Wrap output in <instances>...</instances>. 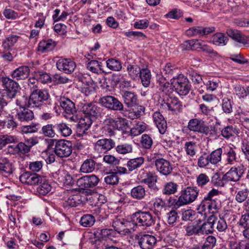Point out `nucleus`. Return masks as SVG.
<instances>
[{
	"mask_svg": "<svg viewBox=\"0 0 249 249\" xmlns=\"http://www.w3.org/2000/svg\"><path fill=\"white\" fill-rule=\"evenodd\" d=\"M0 81L3 89H0V99H12L19 93L18 84L14 80L2 76Z\"/></svg>",
	"mask_w": 249,
	"mask_h": 249,
	"instance_id": "obj_1",
	"label": "nucleus"
},
{
	"mask_svg": "<svg viewBox=\"0 0 249 249\" xmlns=\"http://www.w3.org/2000/svg\"><path fill=\"white\" fill-rule=\"evenodd\" d=\"M219 193L218 190L215 189L211 190L198 206L197 210L200 213H203L207 210L210 213H215L219 207V201L215 198Z\"/></svg>",
	"mask_w": 249,
	"mask_h": 249,
	"instance_id": "obj_2",
	"label": "nucleus"
},
{
	"mask_svg": "<svg viewBox=\"0 0 249 249\" xmlns=\"http://www.w3.org/2000/svg\"><path fill=\"white\" fill-rule=\"evenodd\" d=\"M199 190L196 187H187L180 192V196L174 204V207L178 208L181 206L190 204L197 198Z\"/></svg>",
	"mask_w": 249,
	"mask_h": 249,
	"instance_id": "obj_3",
	"label": "nucleus"
},
{
	"mask_svg": "<svg viewBox=\"0 0 249 249\" xmlns=\"http://www.w3.org/2000/svg\"><path fill=\"white\" fill-rule=\"evenodd\" d=\"M156 217L149 212L139 211L135 213L133 221L137 226L146 229L154 225Z\"/></svg>",
	"mask_w": 249,
	"mask_h": 249,
	"instance_id": "obj_4",
	"label": "nucleus"
},
{
	"mask_svg": "<svg viewBox=\"0 0 249 249\" xmlns=\"http://www.w3.org/2000/svg\"><path fill=\"white\" fill-rule=\"evenodd\" d=\"M50 97L49 92L46 89H34L30 95L32 108L40 107L43 105V103L48 101Z\"/></svg>",
	"mask_w": 249,
	"mask_h": 249,
	"instance_id": "obj_5",
	"label": "nucleus"
},
{
	"mask_svg": "<svg viewBox=\"0 0 249 249\" xmlns=\"http://www.w3.org/2000/svg\"><path fill=\"white\" fill-rule=\"evenodd\" d=\"M51 142H55L54 152L60 158L68 157L72 153V144L70 141L60 140H50Z\"/></svg>",
	"mask_w": 249,
	"mask_h": 249,
	"instance_id": "obj_6",
	"label": "nucleus"
},
{
	"mask_svg": "<svg viewBox=\"0 0 249 249\" xmlns=\"http://www.w3.org/2000/svg\"><path fill=\"white\" fill-rule=\"evenodd\" d=\"M99 103L103 107L111 110H124V105L122 103L113 96H104L99 99Z\"/></svg>",
	"mask_w": 249,
	"mask_h": 249,
	"instance_id": "obj_7",
	"label": "nucleus"
},
{
	"mask_svg": "<svg viewBox=\"0 0 249 249\" xmlns=\"http://www.w3.org/2000/svg\"><path fill=\"white\" fill-rule=\"evenodd\" d=\"M246 169L243 164L232 167L223 176L222 180L226 181H238L244 174Z\"/></svg>",
	"mask_w": 249,
	"mask_h": 249,
	"instance_id": "obj_8",
	"label": "nucleus"
},
{
	"mask_svg": "<svg viewBox=\"0 0 249 249\" xmlns=\"http://www.w3.org/2000/svg\"><path fill=\"white\" fill-rule=\"evenodd\" d=\"M99 182V178L95 175L84 176L77 180V185L80 189L85 190L92 188L97 186Z\"/></svg>",
	"mask_w": 249,
	"mask_h": 249,
	"instance_id": "obj_9",
	"label": "nucleus"
},
{
	"mask_svg": "<svg viewBox=\"0 0 249 249\" xmlns=\"http://www.w3.org/2000/svg\"><path fill=\"white\" fill-rule=\"evenodd\" d=\"M173 83H174L173 87L175 88L176 91L179 95H187L191 89V85L188 79L183 76H179L174 80Z\"/></svg>",
	"mask_w": 249,
	"mask_h": 249,
	"instance_id": "obj_10",
	"label": "nucleus"
},
{
	"mask_svg": "<svg viewBox=\"0 0 249 249\" xmlns=\"http://www.w3.org/2000/svg\"><path fill=\"white\" fill-rule=\"evenodd\" d=\"M155 165L157 170L162 175L167 176L172 172L173 165L169 160L163 158L156 159Z\"/></svg>",
	"mask_w": 249,
	"mask_h": 249,
	"instance_id": "obj_11",
	"label": "nucleus"
},
{
	"mask_svg": "<svg viewBox=\"0 0 249 249\" xmlns=\"http://www.w3.org/2000/svg\"><path fill=\"white\" fill-rule=\"evenodd\" d=\"M156 243V237L152 235L141 234L138 238V243L142 249H152Z\"/></svg>",
	"mask_w": 249,
	"mask_h": 249,
	"instance_id": "obj_12",
	"label": "nucleus"
},
{
	"mask_svg": "<svg viewBox=\"0 0 249 249\" xmlns=\"http://www.w3.org/2000/svg\"><path fill=\"white\" fill-rule=\"evenodd\" d=\"M56 65L59 71L68 74L72 73L76 67L75 63L68 58L59 59L56 62Z\"/></svg>",
	"mask_w": 249,
	"mask_h": 249,
	"instance_id": "obj_13",
	"label": "nucleus"
},
{
	"mask_svg": "<svg viewBox=\"0 0 249 249\" xmlns=\"http://www.w3.org/2000/svg\"><path fill=\"white\" fill-rule=\"evenodd\" d=\"M206 125L202 120L195 118L192 119L189 121L187 127L191 131L198 132L204 135L206 130L208 129Z\"/></svg>",
	"mask_w": 249,
	"mask_h": 249,
	"instance_id": "obj_14",
	"label": "nucleus"
},
{
	"mask_svg": "<svg viewBox=\"0 0 249 249\" xmlns=\"http://www.w3.org/2000/svg\"><path fill=\"white\" fill-rule=\"evenodd\" d=\"M19 180L22 183L34 185L42 181V177L36 173L25 172L20 175Z\"/></svg>",
	"mask_w": 249,
	"mask_h": 249,
	"instance_id": "obj_15",
	"label": "nucleus"
},
{
	"mask_svg": "<svg viewBox=\"0 0 249 249\" xmlns=\"http://www.w3.org/2000/svg\"><path fill=\"white\" fill-rule=\"evenodd\" d=\"M81 110L85 116H89L91 119L96 118L100 112V108L95 104L91 103L83 104Z\"/></svg>",
	"mask_w": 249,
	"mask_h": 249,
	"instance_id": "obj_16",
	"label": "nucleus"
},
{
	"mask_svg": "<svg viewBox=\"0 0 249 249\" xmlns=\"http://www.w3.org/2000/svg\"><path fill=\"white\" fill-rule=\"evenodd\" d=\"M92 119L89 116L81 118L78 122L77 128V135L83 136L87 134V131L92 124Z\"/></svg>",
	"mask_w": 249,
	"mask_h": 249,
	"instance_id": "obj_17",
	"label": "nucleus"
},
{
	"mask_svg": "<svg viewBox=\"0 0 249 249\" xmlns=\"http://www.w3.org/2000/svg\"><path fill=\"white\" fill-rule=\"evenodd\" d=\"M60 106L63 108L64 112L67 115L74 114L76 112L75 104L70 99L61 97L59 101Z\"/></svg>",
	"mask_w": 249,
	"mask_h": 249,
	"instance_id": "obj_18",
	"label": "nucleus"
},
{
	"mask_svg": "<svg viewBox=\"0 0 249 249\" xmlns=\"http://www.w3.org/2000/svg\"><path fill=\"white\" fill-rule=\"evenodd\" d=\"M124 104L128 107H132L138 105V96L133 92L125 91L123 94Z\"/></svg>",
	"mask_w": 249,
	"mask_h": 249,
	"instance_id": "obj_19",
	"label": "nucleus"
},
{
	"mask_svg": "<svg viewBox=\"0 0 249 249\" xmlns=\"http://www.w3.org/2000/svg\"><path fill=\"white\" fill-rule=\"evenodd\" d=\"M30 72V69L28 66H20L13 71L12 77L17 80H24L28 77Z\"/></svg>",
	"mask_w": 249,
	"mask_h": 249,
	"instance_id": "obj_20",
	"label": "nucleus"
},
{
	"mask_svg": "<svg viewBox=\"0 0 249 249\" xmlns=\"http://www.w3.org/2000/svg\"><path fill=\"white\" fill-rule=\"evenodd\" d=\"M153 118L160 133L164 134L167 129V123L162 114L159 112H155L153 115Z\"/></svg>",
	"mask_w": 249,
	"mask_h": 249,
	"instance_id": "obj_21",
	"label": "nucleus"
},
{
	"mask_svg": "<svg viewBox=\"0 0 249 249\" xmlns=\"http://www.w3.org/2000/svg\"><path fill=\"white\" fill-rule=\"evenodd\" d=\"M17 117L21 122L26 123L32 120L34 118V115L31 110L24 107L17 110Z\"/></svg>",
	"mask_w": 249,
	"mask_h": 249,
	"instance_id": "obj_22",
	"label": "nucleus"
},
{
	"mask_svg": "<svg viewBox=\"0 0 249 249\" xmlns=\"http://www.w3.org/2000/svg\"><path fill=\"white\" fill-rule=\"evenodd\" d=\"M112 227L116 231L120 234H125L130 232L129 229L126 227L125 223L123 218L117 217L113 219Z\"/></svg>",
	"mask_w": 249,
	"mask_h": 249,
	"instance_id": "obj_23",
	"label": "nucleus"
},
{
	"mask_svg": "<svg viewBox=\"0 0 249 249\" xmlns=\"http://www.w3.org/2000/svg\"><path fill=\"white\" fill-rule=\"evenodd\" d=\"M162 106L173 112L179 111L182 106L181 102L177 98L170 97L166 102L162 104Z\"/></svg>",
	"mask_w": 249,
	"mask_h": 249,
	"instance_id": "obj_24",
	"label": "nucleus"
},
{
	"mask_svg": "<svg viewBox=\"0 0 249 249\" xmlns=\"http://www.w3.org/2000/svg\"><path fill=\"white\" fill-rule=\"evenodd\" d=\"M82 198L81 195L79 193L69 195L64 202V206L66 208L76 207L82 203Z\"/></svg>",
	"mask_w": 249,
	"mask_h": 249,
	"instance_id": "obj_25",
	"label": "nucleus"
},
{
	"mask_svg": "<svg viewBox=\"0 0 249 249\" xmlns=\"http://www.w3.org/2000/svg\"><path fill=\"white\" fill-rule=\"evenodd\" d=\"M0 172L4 176H7L13 172L12 163L6 158H0Z\"/></svg>",
	"mask_w": 249,
	"mask_h": 249,
	"instance_id": "obj_26",
	"label": "nucleus"
},
{
	"mask_svg": "<svg viewBox=\"0 0 249 249\" xmlns=\"http://www.w3.org/2000/svg\"><path fill=\"white\" fill-rule=\"evenodd\" d=\"M213 219L214 215L210 216L207 222L203 223L201 226H199V230L200 234H210L214 231Z\"/></svg>",
	"mask_w": 249,
	"mask_h": 249,
	"instance_id": "obj_27",
	"label": "nucleus"
},
{
	"mask_svg": "<svg viewBox=\"0 0 249 249\" xmlns=\"http://www.w3.org/2000/svg\"><path fill=\"white\" fill-rule=\"evenodd\" d=\"M115 143L113 140L111 139H103L98 140L95 146L99 149L107 152L115 147Z\"/></svg>",
	"mask_w": 249,
	"mask_h": 249,
	"instance_id": "obj_28",
	"label": "nucleus"
},
{
	"mask_svg": "<svg viewBox=\"0 0 249 249\" xmlns=\"http://www.w3.org/2000/svg\"><path fill=\"white\" fill-rule=\"evenodd\" d=\"M240 130L236 126L232 125H227L221 130V134L226 139H229L231 137L238 136Z\"/></svg>",
	"mask_w": 249,
	"mask_h": 249,
	"instance_id": "obj_29",
	"label": "nucleus"
},
{
	"mask_svg": "<svg viewBox=\"0 0 249 249\" xmlns=\"http://www.w3.org/2000/svg\"><path fill=\"white\" fill-rule=\"evenodd\" d=\"M54 128L58 134L65 137L69 136L72 133L71 128L63 122L54 124Z\"/></svg>",
	"mask_w": 249,
	"mask_h": 249,
	"instance_id": "obj_30",
	"label": "nucleus"
},
{
	"mask_svg": "<svg viewBox=\"0 0 249 249\" xmlns=\"http://www.w3.org/2000/svg\"><path fill=\"white\" fill-rule=\"evenodd\" d=\"M83 83V85L82 87V92L86 96H88L94 92V84L90 80L87 81L85 77H81L79 78Z\"/></svg>",
	"mask_w": 249,
	"mask_h": 249,
	"instance_id": "obj_31",
	"label": "nucleus"
},
{
	"mask_svg": "<svg viewBox=\"0 0 249 249\" xmlns=\"http://www.w3.org/2000/svg\"><path fill=\"white\" fill-rule=\"evenodd\" d=\"M56 46V43L52 39L42 40L38 44V51L42 53H46L53 50Z\"/></svg>",
	"mask_w": 249,
	"mask_h": 249,
	"instance_id": "obj_32",
	"label": "nucleus"
},
{
	"mask_svg": "<svg viewBox=\"0 0 249 249\" xmlns=\"http://www.w3.org/2000/svg\"><path fill=\"white\" fill-rule=\"evenodd\" d=\"M96 165V162L91 158L86 159L80 167V171L84 173H89L93 172Z\"/></svg>",
	"mask_w": 249,
	"mask_h": 249,
	"instance_id": "obj_33",
	"label": "nucleus"
},
{
	"mask_svg": "<svg viewBox=\"0 0 249 249\" xmlns=\"http://www.w3.org/2000/svg\"><path fill=\"white\" fill-rule=\"evenodd\" d=\"M178 185L176 182L169 181L165 183L162 190L163 194L169 196L176 193L178 190Z\"/></svg>",
	"mask_w": 249,
	"mask_h": 249,
	"instance_id": "obj_34",
	"label": "nucleus"
},
{
	"mask_svg": "<svg viewBox=\"0 0 249 249\" xmlns=\"http://www.w3.org/2000/svg\"><path fill=\"white\" fill-rule=\"evenodd\" d=\"M228 40V37L221 33H217L214 34L212 37L213 43L217 46L226 45Z\"/></svg>",
	"mask_w": 249,
	"mask_h": 249,
	"instance_id": "obj_35",
	"label": "nucleus"
},
{
	"mask_svg": "<svg viewBox=\"0 0 249 249\" xmlns=\"http://www.w3.org/2000/svg\"><path fill=\"white\" fill-rule=\"evenodd\" d=\"M130 194L133 198L141 200L146 195L145 188L142 185H138L131 189Z\"/></svg>",
	"mask_w": 249,
	"mask_h": 249,
	"instance_id": "obj_36",
	"label": "nucleus"
},
{
	"mask_svg": "<svg viewBox=\"0 0 249 249\" xmlns=\"http://www.w3.org/2000/svg\"><path fill=\"white\" fill-rule=\"evenodd\" d=\"M144 162V158L143 157H138L129 160L126 164L129 172H132L135 169L140 167Z\"/></svg>",
	"mask_w": 249,
	"mask_h": 249,
	"instance_id": "obj_37",
	"label": "nucleus"
},
{
	"mask_svg": "<svg viewBox=\"0 0 249 249\" xmlns=\"http://www.w3.org/2000/svg\"><path fill=\"white\" fill-rule=\"evenodd\" d=\"M227 34L229 37L237 42L245 44V40L240 31L237 30L229 29L227 30Z\"/></svg>",
	"mask_w": 249,
	"mask_h": 249,
	"instance_id": "obj_38",
	"label": "nucleus"
},
{
	"mask_svg": "<svg viewBox=\"0 0 249 249\" xmlns=\"http://www.w3.org/2000/svg\"><path fill=\"white\" fill-rule=\"evenodd\" d=\"M139 76L142 85L144 87H148L150 85L151 79L150 71L147 69H142Z\"/></svg>",
	"mask_w": 249,
	"mask_h": 249,
	"instance_id": "obj_39",
	"label": "nucleus"
},
{
	"mask_svg": "<svg viewBox=\"0 0 249 249\" xmlns=\"http://www.w3.org/2000/svg\"><path fill=\"white\" fill-rule=\"evenodd\" d=\"M40 185L37 188V192L43 196L47 195L52 189V186L48 181L42 178V181H40Z\"/></svg>",
	"mask_w": 249,
	"mask_h": 249,
	"instance_id": "obj_40",
	"label": "nucleus"
},
{
	"mask_svg": "<svg viewBox=\"0 0 249 249\" xmlns=\"http://www.w3.org/2000/svg\"><path fill=\"white\" fill-rule=\"evenodd\" d=\"M222 148H219L208 154L211 164L215 165L219 163L222 159Z\"/></svg>",
	"mask_w": 249,
	"mask_h": 249,
	"instance_id": "obj_41",
	"label": "nucleus"
},
{
	"mask_svg": "<svg viewBox=\"0 0 249 249\" xmlns=\"http://www.w3.org/2000/svg\"><path fill=\"white\" fill-rule=\"evenodd\" d=\"M16 105L19 107V109L24 108V107L32 108L31 105L30 96L28 97L25 94L19 97L16 100Z\"/></svg>",
	"mask_w": 249,
	"mask_h": 249,
	"instance_id": "obj_42",
	"label": "nucleus"
},
{
	"mask_svg": "<svg viewBox=\"0 0 249 249\" xmlns=\"http://www.w3.org/2000/svg\"><path fill=\"white\" fill-rule=\"evenodd\" d=\"M115 150L119 154L126 155L132 152L133 146L131 143H124L118 145L116 147Z\"/></svg>",
	"mask_w": 249,
	"mask_h": 249,
	"instance_id": "obj_43",
	"label": "nucleus"
},
{
	"mask_svg": "<svg viewBox=\"0 0 249 249\" xmlns=\"http://www.w3.org/2000/svg\"><path fill=\"white\" fill-rule=\"evenodd\" d=\"M184 148L186 154L193 157L196 155V143L193 141L187 142L184 144Z\"/></svg>",
	"mask_w": 249,
	"mask_h": 249,
	"instance_id": "obj_44",
	"label": "nucleus"
},
{
	"mask_svg": "<svg viewBox=\"0 0 249 249\" xmlns=\"http://www.w3.org/2000/svg\"><path fill=\"white\" fill-rule=\"evenodd\" d=\"M160 89L166 94L169 95L173 91V86L163 78H160L158 81Z\"/></svg>",
	"mask_w": 249,
	"mask_h": 249,
	"instance_id": "obj_45",
	"label": "nucleus"
},
{
	"mask_svg": "<svg viewBox=\"0 0 249 249\" xmlns=\"http://www.w3.org/2000/svg\"><path fill=\"white\" fill-rule=\"evenodd\" d=\"M146 128V124L143 122L139 121L130 129V133L132 135L136 136L143 133Z\"/></svg>",
	"mask_w": 249,
	"mask_h": 249,
	"instance_id": "obj_46",
	"label": "nucleus"
},
{
	"mask_svg": "<svg viewBox=\"0 0 249 249\" xmlns=\"http://www.w3.org/2000/svg\"><path fill=\"white\" fill-rule=\"evenodd\" d=\"M55 128H54V124H47L44 125L41 129V133L45 136L49 138H53L56 135Z\"/></svg>",
	"mask_w": 249,
	"mask_h": 249,
	"instance_id": "obj_47",
	"label": "nucleus"
},
{
	"mask_svg": "<svg viewBox=\"0 0 249 249\" xmlns=\"http://www.w3.org/2000/svg\"><path fill=\"white\" fill-rule=\"evenodd\" d=\"M140 68L136 65L128 64L127 71L130 77L133 80H135L141 72Z\"/></svg>",
	"mask_w": 249,
	"mask_h": 249,
	"instance_id": "obj_48",
	"label": "nucleus"
},
{
	"mask_svg": "<svg viewBox=\"0 0 249 249\" xmlns=\"http://www.w3.org/2000/svg\"><path fill=\"white\" fill-rule=\"evenodd\" d=\"M95 222V217L91 214H85L80 219V224L85 227H90L93 225Z\"/></svg>",
	"mask_w": 249,
	"mask_h": 249,
	"instance_id": "obj_49",
	"label": "nucleus"
},
{
	"mask_svg": "<svg viewBox=\"0 0 249 249\" xmlns=\"http://www.w3.org/2000/svg\"><path fill=\"white\" fill-rule=\"evenodd\" d=\"M226 156V161L230 165H233L237 161V157L235 151L231 147L228 149L227 152L225 153Z\"/></svg>",
	"mask_w": 249,
	"mask_h": 249,
	"instance_id": "obj_50",
	"label": "nucleus"
},
{
	"mask_svg": "<svg viewBox=\"0 0 249 249\" xmlns=\"http://www.w3.org/2000/svg\"><path fill=\"white\" fill-rule=\"evenodd\" d=\"M213 225H215L216 229L220 232L225 231L228 226L225 220L223 218H217L214 216Z\"/></svg>",
	"mask_w": 249,
	"mask_h": 249,
	"instance_id": "obj_51",
	"label": "nucleus"
},
{
	"mask_svg": "<svg viewBox=\"0 0 249 249\" xmlns=\"http://www.w3.org/2000/svg\"><path fill=\"white\" fill-rule=\"evenodd\" d=\"M100 64L101 63L97 60H91L88 63L87 68L92 72L97 74L101 73L102 69Z\"/></svg>",
	"mask_w": 249,
	"mask_h": 249,
	"instance_id": "obj_52",
	"label": "nucleus"
},
{
	"mask_svg": "<svg viewBox=\"0 0 249 249\" xmlns=\"http://www.w3.org/2000/svg\"><path fill=\"white\" fill-rule=\"evenodd\" d=\"M119 177L116 173L111 172L107 173L104 178L105 182L109 185H117L119 182Z\"/></svg>",
	"mask_w": 249,
	"mask_h": 249,
	"instance_id": "obj_53",
	"label": "nucleus"
},
{
	"mask_svg": "<svg viewBox=\"0 0 249 249\" xmlns=\"http://www.w3.org/2000/svg\"><path fill=\"white\" fill-rule=\"evenodd\" d=\"M105 123L107 126V131L109 136H112L114 134V131L116 129V119H113L111 118L105 120Z\"/></svg>",
	"mask_w": 249,
	"mask_h": 249,
	"instance_id": "obj_54",
	"label": "nucleus"
},
{
	"mask_svg": "<svg viewBox=\"0 0 249 249\" xmlns=\"http://www.w3.org/2000/svg\"><path fill=\"white\" fill-rule=\"evenodd\" d=\"M107 66L110 70L114 71H119L122 69V65L120 62L116 59H109L106 62Z\"/></svg>",
	"mask_w": 249,
	"mask_h": 249,
	"instance_id": "obj_55",
	"label": "nucleus"
},
{
	"mask_svg": "<svg viewBox=\"0 0 249 249\" xmlns=\"http://www.w3.org/2000/svg\"><path fill=\"white\" fill-rule=\"evenodd\" d=\"M18 38V36L15 35H12L7 37L2 44L4 49L5 50H9L11 47L14 45Z\"/></svg>",
	"mask_w": 249,
	"mask_h": 249,
	"instance_id": "obj_56",
	"label": "nucleus"
},
{
	"mask_svg": "<svg viewBox=\"0 0 249 249\" xmlns=\"http://www.w3.org/2000/svg\"><path fill=\"white\" fill-rule=\"evenodd\" d=\"M157 179V176L149 172L147 174L146 178L142 180V182L147 184L149 188H153L155 185Z\"/></svg>",
	"mask_w": 249,
	"mask_h": 249,
	"instance_id": "obj_57",
	"label": "nucleus"
},
{
	"mask_svg": "<svg viewBox=\"0 0 249 249\" xmlns=\"http://www.w3.org/2000/svg\"><path fill=\"white\" fill-rule=\"evenodd\" d=\"M211 164L208 154L204 153L198 159L197 165L201 168L208 166Z\"/></svg>",
	"mask_w": 249,
	"mask_h": 249,
	"instance_id": "obj_58",
	"label": "nucleus"
},
{
	"mask_svg": "<svg viewBox=\"0 0 249 249\" xmlns=\"http://www.w3.org/2000/svg\"><path fill=\"white\" fill-rule=\"evenodd\" d=\"M36 79L42 83H47L51 82L50 75L46 72L37 71L35 75Z\"/></svg>",
	"mask_w": 249,
	"mask_h": 249,
	"instance_id": "obj_59",
	"label": "nucleus"
},
{
	"mask_svg": "<svg viewBox=\"0 0 249 249\" xmlns=\"http://www.w3.org/2000/svg\"><path fill=\"white\" fill-rule=\"evenodd\" d=\"M113 233V231L112 229H98L94 232L96 236L102 238L110 236Z\"/></svg>",
	"mask_w": 249,
	"mask_h": 249,
	"instance_id": "obj_60",
	"label": "nucleus"
},
{
	"mask_svg": "<svg viewBox=\"0 0 249 249\" xmlns=\"http://www.w3.org/2000/svg\"><path fill=\"white\" fill-rule=\"evenodd\" d=\"M231 101L228 98H224L222 100V107L226 113H230L232 111Z\"/></svg>",
	"mask_w": 249,
	"mask_h": 249,
	"instance_id": "obj_61",
	"label": "nucleus"
},
{
	"mask_svg": "<svg viewBox=\"0 0 249 249\" xmlns=\"http://www.w3.org/2000/svg\"><path fill=\"white\" fill-rule=\"evenodd\" d=\"M249 191L245 189L237 192L235 196V200L239 203L244 202L248 197Z\"/></svg>",
	"mask_w": 249,
	"mask_h": 249,
	"instance_id": "obj_62",
	"label": "nucleus"
},
{
	"mask_svg": "<svg viewBox=\"0 0 249 249\" xmlns=\"http://www.w3.org/2000/svg\"><path fill=\"white\" fill-rule=\"evenodd\" d=\"M210 181L209 177L205 174L201 173L196 178V183L198 186L203 187Z\"/></svg>",
	"mask_w": 249,
	"mask_h": 249,
	"instance_id": "obj_63",
	"label": "nucleus"
},
{
	"mask_svg": "<svg viewBox=\"0 0 249 249\" xmlns=\"http://www.w3.org/2000/svg\"><path fill=\"white\" fill-rule=\"evenodd\" d=\"M239 226L244 229L249 227V213L242 214L238 222Z\"/></svg>",
	"mask_w": 249,
	"mask_h": 249,
	"instance_id": "obj_64",
	"label": "nucleus"
}]
</instances>
